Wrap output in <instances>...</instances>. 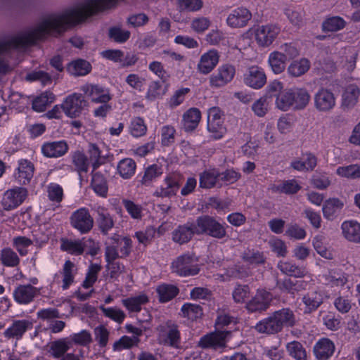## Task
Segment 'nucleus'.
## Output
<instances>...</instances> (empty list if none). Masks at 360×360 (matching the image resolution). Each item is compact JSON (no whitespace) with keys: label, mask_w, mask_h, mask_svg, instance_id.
<instances>
[{"label":"nucleus","mask_w":360,"mask_h":360,"mask_svg":"<svg viewBox=\"0 0 360 360\" xmlns=\"http://www.w3.org/2000/svg\"><path fill=\"white\" fill-rule=\"evenodd\" d=\"M181 312L184 317L193 321L202 316V309L199 304L186 303L181 307Z\"/></svg>","instance_id":"09e8293b"},{"label":"nucleus","mask_w":360,"mask_h":360,"mask_svg":"<svg viewBox=\"0 0 360 360\" xmlns=\"http://www.w3.org/2000/svg\"><path fill=\"white\" fill-rule=\"evenodd\" d=\"M255 328L258 333L269 335L276 334L282 330L273 314L257 323Z\"/></svg>","instance_id":"cd10ccee"},{"label":"nucleus","mask_w":360,"mask_h":360,"mask_svg":"<svg viewBox=\"0 0 360 360\" xmlns=\"http://www.w3.org/2000/svg\"><path fill=\"white\" fill-rule=\"evenodd\" d=\"M91 70V64L83 59H77L70 63L67 67L68 72L74 76H84Z\"/></svg>","instance_id":"72a5a7b5"},{"label":"nucleus","mask_w":360,"mask_h":360,"mask_svg":"<svg viewBox=\"0 0 360 360\" xmlns=\"http://www.w3.org/2000/svg\"><path fill=\"white\" fill-rule=\"evenodd\" d=\"M70 221L71 226L82 234L89 233L94 226V219L84 207L72 212Z\"/></svg>","instance_id":"39448f33"},{"label":"nucleus","mask_w":360,"mask_h":360,"mask_svg":"<svg viewBox=\"0 0 360 360\" xmlns=\"http://www.w3.org/2000/svg\"><path fill=\"white\" fill-rule=\"evenodd\" d=\"M242 259L244 262L250 264H262L266 261L263 252L254 249H248L242 255Z\"/></svg>","instance_id":"8fccbe9b"},{"label":"nucleus","mask_w":360,"mask_h":360,"mask_svg":"<svg viewBox=\"0 0 360 360\" xmlns=\"http://www.w3.org/2000/svg\"><path fill=\"white\" fill-rule=\"evenodd\" d=\"M344 237L349 241L360 242V224L355 221H346L341 226Z\"/></svg>","instance_id":"c85d7f7f"},{"label":"nucleus","mask_w":360,"mask_h":360,"mask_svg":"<svg viewBox=\"0 0 360 360\" xmlns=\"http://www.w3.org/2000/svg\"><path fill=\"white\" fill-rule=\"evenodd\" d=\"M98 217L96 221L101 233L107 235L114 226V220L110 213L104 208L99 207L97 210Z\"/></svg>","instance_id":"c756f323"},{"label":"nucleus","mask_w":360,"mask_h":360,"mask_svg":"<svg viewBox=\"0 0 360 360\" xmlns=\"http://www.w3.org/2000/svg\"><path fill=\"white\" fill-rule=\"evenodd\" d=\"M310 67V61L306 58H301L290 62L287 68V73L291 77H299L307 73Z\"/></svg>","instance_id":"393cba45"},{"label":"nucleus","mask_w":360,"mask_h":360,"mask_svg":"<svg viewBox=\"0 0 360 360\" xmlns=\"http://www.w3.org/2000/svg\"><path fill=\"white\" fill-rule=\"evenodd\" d=\"M101 270V266L98 264H91L89 267V271L86 274L85 280L82 283L84 288L91 287L96 281L98 274Z\"/></svg>","instance_id":"e2e57ef3"},{"label":"nucleus","mask_w":360,"mask_h":360,"mask_svg":"<svg viewBox=\"0 0 360 360\" xmlns=\"http://www.w3.org/2000/svg\"><path fill=\"white\" fill-rule=\"evenodd\" d=\"M278 268L284 274L297 278H302L307 274L305 268L297 266L290 262H278Z\"/></svg>","instance_id":"58836bf2"},{"label":"nucleus","mask_w":360,"mask_h":360,"mask_svg":"<svg viewBox=\"0 0 360 360\" xmlns=\"http://www.w3.org/2000/svg\"><path fill=\"white\" fill-rule=\"evenodd\" d=\"M223 116L217 107L210 108L207 111V129L214 139L222 138L226 131Z\"/></svg>","instance_id":"7ed1b4c3"},{"label":"nucleus","mask_w":360,"mask_h":360,"mask_svg":"<svg viewBox=\"0 0 360 360\" xmlns=\"http://www.w3.org/2000/svg\"><path fill=\"white\" fill-rule=\"evenodd\" d=\"M287 62L283 53L277 51H274L269 54L267 63L271 70L275 75H280L285 71Z\"/></svg>","instance_id":"a878e982"},{"label":"nucleus","mask_w":360,"mask_h":360,"mask_svg":"<svg viewBox=\"0 0 360 360\" xmlns=\"http://www.w3.org/2000/svg\"><path fill=\"white\" fill-rule=\"evenodd\" d=\"M343 202L338 198H331L326 201L323 206V216L331 219L335 217L342 209Z\"/></svg>","instance_id":"e433bc0d"},{"label":"nucleus","mask_w":360,"mask_h":360,"mask_svg":"<svg viewBox=\"0 0 360 360\" xmlns=\"http://www.w3.org/2000/svg\"><path fill=\"white\" fill-rule=\"evenodd\" d=\"M292 89H288L278 96L276 98V108L282 111H288L292 109Z\"/></svg>","instance_id":"37998d69"},{"label":"nucleus","mask_w":360,"mask_h":360,"mask_svg":"<svg viewBox=\"0 0 360 360\" xmlns=\"http://www.w3.org/2000/svg\"><path fill=\"white\" fill-rule=\"evenodd\" d=\"M292 110H302L309 104L310 95L306 89H292Z\"/></svg>","instance_id":"7c9ffc66"},{"label":"nucleus","mask_w":360,"mask_h":360,"mask_svg":"<svg viewBox=\"0 0 360 360\" xmlns=\"http://www.w3.org/2000/svg\"><path fill=\"white\" fill-rule=\"evenodd\" d=\"M345 25L343 18L333 16L326 19L323 23V28L326 31L335 32L342 29Z\"/></svg>","instance_id":"69168bd1"},{"label":"nucleus","mask_w":360,"mask_h":360,"mask_svg":"<svg viewBox=\"0 0 360 360\" xmlns=\"http://www.w3.org/2000/svg\"><path fill=\"white\" fill-rule=\"evenodd\" d=\"M84 244L81 240L62 239L60 248L63 251L73 255H81L84 250Z\"/></svg>","instance_id":"ea45409f"},{"label":"nucleus","mask_w":360,"mask_h":360,"mask_svg":"<svg viewBox=\"0 0 360 360\" xmlns=\"http://www.w3.org/2000/svg\"><path fill=\"white\" fill-rule=\"evenodd\" d=\"M236 74L235 67L230 64L220 65L209 77L210 86L220 88L232 81Z\"/></svg>","instance_id":"0eeeda50"},{"label":"nucleus","mask_w":360,"mask_h":360,"mask_svg":"<svg viewBox=\"0 0 360 360\" xmlns=\"http://www.w3.org/2000/svg\"><path fill=\"white\" fill-rule=\"evenodd\" d=\"M1 260L2 264L7 266H16L20 262L17 254L10 248L2 250Z\"/></svg>","instance_id":"0e129e2a"},{"label":"nucleus","mask_w":360,"mask_h":360,"mask_svg":"<svg viewBox=\"0 0 360 360\" xmlns=\"http://www.w3.org/2000/svg\"><path fill=\"white\" fill-rule=\"evenodd\" d=\"M74 264L70 260L66 261L63 266L62 271L63 277L62 288L63 290L68 289L74 281Z\"/></svg>","instance_id":"680f3d73"},{"label":"nucleus","mask_w":360,"mask_h":360,"mask_svg":"<svg viewBox=\"0 0 360 360\" xmlns=\"http://www.w3.org/2000/svg\"><path fill=\"white\" fill-rule=\"evenodd\" d=\"M280 28L275 24L258 25L254 30L257 44L262 47L269 46L276 39Z\"/></svg>","instance_id":"20e7f679"},{"label":"nucleus","mask_w":360,"mask_h":360,"mask_svg":"<svg viewBox=\"0 0 360 360\" xmlns=\"http://www.w3.org/2000/svg\"><path fill=\"white\" fill-rule=\"evenodd\" d=\"M27 191L22 187H17L7 191L2 201L4 209L11 210L20 205L26 198Z\"/></svg>","instance_id":"9b49d317"},{"label":"nucleus","mask_w":360,"mask_h":360,"mask_svg":"<svg viewBox=\"0 0 360 360\" xmlns=\"http://www.w3.org/2000/svg\"><path fill=\"white\" fill-rule=\"evenodd\" d=\"M273 315L274 318H276L281 330L284 326L291 327L295 323V315L292 311L288 308H283L276 311L273 313Z\"/></svg>","instance_id":"f704fd0d"},{"label":"nucleus","mask_w":360,"mask_h":360,"mask_svg":"<svg viewBox=\"0 0 360 360\" xmlns=\"http://www.w3.org/2000/svg\"><path fill=\"white\" fill-rule=\"evenodd\" d=\"M68 150V146L65 141L44 143L41 146V153L46 158H59L63 156Z\"/></svg>","instance_id":"6ab92c4d"},{"label":"nucleus","mask_w":360,"mask_h":360,"mask_svg":"<svg viewBox=\"0 0 360 360\" xmlns=\"http://www.w3.org/2000/svg\"><path fill=\"white\" fill-rule=\"evenodd\" d=\"M91 187L98 195L105 197L108 193V184L105 179L99 173L93 174L91 180Z\"/></svg>","instance_id":"49530a36"},{"label":"nucleus","mask_w":360,"mask_h":360,"mask_svg":"<svg viewBox=\"0 0 360 360\" xmlns=\"http://www.w3.org/2000/svg\"><path fill=\"white\" fill-rule=\"evenodd\" d=\"M269 103L267 96H264L253 103L252 110L257 117H264L269 110Z\"/></svg>","instance_id":"4d7b16f0"},{"label":"nucleus","mask_w":360,"mask_h":360,"mask_svg":"<svg viewBox=\"0 0 360 360\" xmlns=\"http://www.w3.org/2000/svg\"><path fill=\"white\" fill-rule=\"evenodd\" d=\"M32 323L28 320L14 321L8 328H7L4 335L7 338L20 339L27 330L32 328Z\"/></svg>","instance_id":"4be33fe9"},{"label":"nucleus","mask_w":360,"mask_h":360,"mask_svg":"<svg viewBox=\"0 0 360 360\" xmlns=\"http://www.w3.org/2000/svg\"><path fill=\"white\" fill-rule=\"evenodd\" d=\"M302 301L306 306L307 311L311 312L321 306L323 302V297L321 292L313 291L305 295L302 297Z\"/></svg>","instance_id":"a19ab883"},{"label":"nucleus","mask_w":360,"mask_h":360,"mask_svg":"<svg viewBox=\"0 0 360 360\" xmlns=\"http://www.w3.org/2000/svg\"><path fill=\"white\" fill-rule=\"evenodd\" d=\"M39 294V289L31 284L20 285L13 292L15 300L21 304H27L33 301L34 298Z\"/></svg>","instance_id":"f3484780"},{"label":"nucleus","mask_w":360,"mask_h":360,"mask_svg":"<svg viewBox=\"0 0 360 360\" xmlns=\"http://www.w3.org/2000/svg\"><path fill=\"white\" fill-rule=\"evenodd\" d=\"M201 120V112L197 108H191L183 115L182 123L186 131H192L197 128Z\"/></svg>","instance_id":"b1692460"},{"label":"nucleus","mask_w":360,"mask_h":360,"mask_svg":"<svg viewBox=\"0 0 360 360\" xmlns=\"http://www.w3.org/2000/svg\"><path fill=\"white\" fill-rule=\"evenodd\" d=\"M179 184L175 177L167 176L164 181L153 193V195L158 198H167L175 195L179 188Z\"/></svg>","instance_id":"412c9836"},{"label":"nucleus","mask_w":360,"mask_h":360,"mask_svg":"<svg viewBox=\"0 0 360 360\" xmlns=\"http://www.w3.org/2000/svg\"><path fill=\"white\" fill-rule=\"evenodd\" d=\"M147 131V127L143 118L136 117L131 120L129 133L136 138L143 136Z\"/></svg>","instance_id":"de8ad7c7"},{"label":"nucleus","mask_w":360,"mask_h":360,"mask_svg":"<svg viewBox=\"0 0 360 360\" xmlns=\"http://www.w3.org/2000/svg\"><path fill=\"white\" fill-rule=\"evenodd\" d=\"M54 98L51 92L45 91L34 99L32 108L37 112H43L49 103L53 102Z\"/></svg>","instance_id":"a18cd8bd"},{"label":"nucleus","mask_w":360,"mask_h":360,"mask_svg":"<svg viewBox=\"0 0 360 360\" xmlns=\"http://www.w3.org/2000/svg\"><path fill=\"white\" fill-rule=\"evenodd\" d=\"M271 296L264 290H258L256 295L250 300L246 308L251 312L265 311L270 305Z\"/></svg>","instance_id":"dca6fc26"},{"label":"nucleus","mask_w":360,"mask_h":360,"mask_svg":"<svg viewBox=\"0 0 360 360\" xmlns=\"http://www.w3.org/2000/svg\"><path fill=\"white\" fill-rule=\"evenodd\" d=\"M34 171V164L27 159H22L19 161L15 178L20 185H27L33 177Z\"/></svg>","instance_id":"a211bd4d"},{"label":"nucleus","mask_w":360,"mask_h":360,"mask_svg":"<svg viewBox=\"0 0 360 360\" xmlns=\"http://www.w3.org/2000/svg\"><path fill=\"white\" fill-rule=\"evenodd\" d=\"M336 104V99L331 90L321 87L314 94V108L321 112H327L332 110Z\"/></svg>","instance_id":"423d86ee"},{"label":"nucleus","mask_w":360,"mask_h":360,"mask_svg":"<svg viewBox=\"0 0 360 360\" xmlns=\"http://www.w3.org/2000/svg\"><path fill=\"white\" fill-rule=\"evenodd\" d=\"M25 80L30 82L39 81L43 86L48 85L51 82L50 75L42 70H34L28 72L25 76Z\"/></svg>","instance_id":"13d9d810"},{"label":"nucleus","mask_w":360,"mask_h":360,"mask_svg":"<svg viewBox=\"0 0 360 360\" xmlns=\"http://www.w3.org/2000/svg\"><path fill=\"white\" fill-rule=\"evenodd\" d=\"M99 309L105 316L118 323H122L126 317L124 312L117 307H105L101 305Z\"/></svg>","instance_id":"864d4df0"},{"label":"nucleus","mask_w":360,"mask_h":360,"mask_svg":"<svg viewBox=\"0 0 360 360\" xmlns=\"http://www.w3.org/2000/svg\"><path fill=\"white\" fill-rule=\"evenodd\" d=\"M160 133L162 145L170 146L174 143L176 129L173 126H163L161 128Z\"/></svg>","instance_id":"774afa93"},{"label":"nucleus","mask_w":360,"mask_h":360,"mask_svg":"<svg viewBox=\"0 0 360 360\" xmlns=\"http://www.w3.org/2000/svg\"><path fill=\"white\" fill-rule=\"evenodd\" d=\"M157 292L159 295L160 302H166L177 295L179 289L173 285L162 284L157 288Z\"/></svg>","instance_id":"c03bdc74"},{"label":"nucleus","mask_w":360,"mask_h":360,"mask_svg":"<svg viewBox=\"0 0 360 360\" xmlns=\"http://www.w3.org/2000/svg\"><path fill=\"white\" fill-rule=\"evenodd\" d=\"M335 345L328 338H322L314 347V352L318 360H327L334 353Z\"/></svg>","instance_id":"5701e85b"},{"label":"nucleus","mask_w":360,"mask_h":360,"mask_svg":"<svg viewBox=\"0 0 360 360\" xmlns=\"http://www.w3.org/2000/svg\"><path fill=\"white\" fill-rule=\"evenodd\" d=\"M160 338L165 343L172 347H178L180 343V333L176 325L167 321L160 326Z\"/></svg>","instance_id":"2eb2a0df"},{"label":"nucleus","mask_w":360,"mask_h":360,"mask_svg":"<svg viewBox=\"0 0 360 360\" xmlns=\"http://www.w3.org/2000/svg\"><path fill=\"white\" fill-rule=\"evenodd\" d=\"M195 234H205L217 239H221L226 236L225 226L214 217L204 215L197 218L195 222Z\"/></svg>","instance_id":"f257e3e1"},{"label":"nucleus","mask_w":360,"mask_h":360,"mask_svg":"<svg viewBox=\"0 0 360 360\" xmlns=\"http://www.w3.org/2000/svg\"><path fill=\"white\" fill-rule=\"evenodd\" d=\"M360 89L356 84H349L343 90L342 94V105L345 108H352L357 103Z\"/></svg>","instance_id":"bb28decb"},{"label":"nucleus","mask_w":360,"mask_h":360,"mask_svg":"<svg viewBox=\"0 0 360 360\" xmlns=\"http://www.w3.org/2000/svg\"><path fill=\"white\" fill-rule=\"evenodd\" d=\"M130 32L123 30L119 26H115L109 29V37L115 42L124 43L127 41L130 37Z\"/></svg>","instance_id":"bf43d9fd"},{"label":"nucleus","mask_w":360,"mask_h":360,"mask_svg":"<svg viewBox=\"0 0 360 360\" xmlns=\"http://www.w3.org/2000/svg\"><path fill=\"white\" fill-rule=\"evenodd\" d=\"M302 285L301 281H293L290 278H285L284 279H278L276 281V287L283 292H287L294 295L298 292Z\"/></svg>","instance_id":"79ce46f5"},{"label":"nucleus","mask_w":360,"mask_h":360,"mask_svg":"<svg viewBox=\"0 0 360 360\" xmlns=\"http://www.w3.org/2000/svg\"><path fill=\"white\" fill-rule=\"evenodd\" d=\"M293 124L294 120L292 116L285 114L278 119L276 127L281 134H287L292 130Z\"/></svg>","instance_id":"5fc2aeb1"},{"label":"nucleus","mask_w":360,"mask_h":360,"mask_svg":"<svg viewBox=\"0 0 360 360\" xmlns=\"http://www.w3.org/2000/svg\"><path fill=\"white\" fill-rule=\"evenodd\" d=\"M95 340L101 347H105L108 342L110 332L103 325L96 326L94 330Z\"/></svg>","instance_id":"338daca9"},{"label":"nucleus","mask_w":360,"mask_h":360,"mask_svg":"<svg viewBox=\"0 0 360 360\" xmlns=\"http://www.w3.org/2000/svg\"><path fill=\"white\" fill-rule=\"evenodd\" d=\"M252 18L251 12L245 7H238L231 11L226 18L227 25L232 28L245 27Z\"/></svg>","instance_id":"9d476101"},{"label":"nucleus","mask_w":360,"mask_h":360,"mask_svg":"<svg viewBox=\"0 0 360 360\" xmlns=\"http://www.w3.org/2000/svg\"><path fill=\"white\" fill-rule=\"evenodd\" d=\"M72 346V342L67 338H61L50 343L49 352L56 359L62 358Z\"/></svg>","instance_id":"2f4dec72"},{"label":"nucleus","mask_w":360,"mask_h":360,"mask_svg":"<svg viewBox=\"0 0 360 360\" xmlns=\"http://www.w3.org/2000/svg\"><path fill=\"white\" fill-rule=\"evenodd\" d=\"M219 172L215 169L204 171L200 174V186L203 188H211L216 186L219 181Z\"/></svg>","instance_id":"c9c22d12"},{"label":"nucleus","mask_w":360,"mask_h":360,"mask_svg":"<svg viewBox=\"0 0 360 360\" xmlns=\"http://www.w3.org/2000/svg\"><path fill=\"white\" fill-rule=\"evenodd\" d=\"M286 349L290 356L296 360H307V353L302 345L297 341H292L286 345Z\"/></svg>","instance_id":"3c124183"},{"label":"nucleus","mask_w":360,"mask_h":360,"mask_svg":"<svg viewBox=\"0 0 360 360\" xmlns=\"http://www.w3.org/2000/svg\"><path fill=\"white\" fill-rule=\"evenodd\" d=\"M86 105V101L80 94L74 93L68 96L62 103L63 111L66 116L70 118L79 117L84 108Z\"/></svg>","instance_id":"6e6552de"},{"label":"nucleus","mask_w":360,"mask_h":360,"mask_svg":"<svg viewBox=\"0 0 360 360\" xmlns=\"http://www.w3.org/2000/svg\"><path fill=\"white\" fill-rule=\"evenodd\" d=\"M114 243L120 248V257L124 258L129 255L131 250V240L128 237L120 238L118 236L112 237Z\"/></svg>","instance_id":"6e6d98bb"},{"label":"nucleus","mask_w":360,"mask_h":360,"mask_svg":"<svg viewBox=\"0 0 360 360\" xmlns=\"http://www.w3.org/2000/svg\"><path fill=\"white\" fill-rule=\"evenodd\" d=\"M195 234V223L188 222L183 225H179L172 232V240L180 245L184 244L190 241Z\"/></svg>","instance_id":"aec40b11"},{"label":"nucleus","mask_w":360,"mask_h":360,"mask_svg":"<svg viewBox=\"0 0 360 360\" xmlns=\"http://www.w3.org/2000/svg\"><path fill=\"white\" fill-rule=\"evenodd\" d=\"M146 295L142 293L134 297H130L122 300V304L130 312H139L141 310V306L148 302Z\"/></svg>","instance_id":"473e14b6"},{"label":"nucleus","mask_w":360,"mask_h":360,"mask_svg":"<svg viewBox=\"0 0 360 360\" xmlns=\"http://www.w3.org/2000/svg\"><path fill=\"white\" fill-rule=\"evenodd\" d=\"M244 83L254 89H259L266 82V75L264 70L257 65L248 68L243 77Z\"/></svg>","instance_id":"1a4fd4ad"},{"label":"nucleus","mask_w":360,"mask_h":360,"mask_svg":"<svg viewBox=\"0 0 360 360\" xmlns=\"http://www.w3.org/2000/svg\"><path fill=\"white\" fill-rule=\"evenodd\" d=\"M229 331H218L203 336L198 345L202 348L221 349L226 346Z\"/></svg>","instance_id":"ddd939ff"},{"label":"nucleus","mask_w":360,"mask_h":360,"mask_svg":"<svg viewBox=\"0 0 360 360\" xmlns=\"http://www.w3.org/2000/svg\"><path fill=\"white\" fill-rule=\"evenodd\" d=\"M284 13L293 25L300 26L302 25L305 12L300 6H288L285 8Z\"/></svg>","instance_id":"4c0bfd02"},{"label":"nucleus","mask_w":360,"mask_h":360,"mask_svg":"<svg viewBox=\"0 0 360 360\" xmlns=\"http://www.w3.org/2000/svg\"><path fill=\"white\" fill-rule=\"evenodd\" d=\"M117 169L123 178L128 179L134 174L136 163L133 159H122L117 165Z\"/></svg>","instance_id":"603ef678"},{"label":"nucleus","mask_w":360,"mask_h":360,"mask_svg":"<svg viewBox=\"0 0 360 360\" xmlns=\"http://www.w3.org/2000/svg\"><path fill=\"white\" fill-rule=\"evenodd\" d=\"M81 90L94 103H107L111 99L108 89L98 85L86 84L81 87Z\"/></svg>","instance_id":"4468645a"},{"label":"nucleus","mask_w":360,"mask_h":360,"mask_svg":"<svg viewBox=\"0 0 360 360\" xmlns=\"http://www.w3.org/2000/svg\"><path fill=\"white\" fill-rule=\"evenodd\" d=\"M300 189L301 186L295 179L285 181L276 187V191L288 195L295 194Z\"/></svg>","instance_id":"052dcab7"},{"label":"nucleus","mask_w":360,"mask_h":360,"mask_svg":"<svg viewBox=\"0 0 360 360\" xmlns=\"http://www.w3.org/2000/svg\"><path fill=\"white\" fill-rule=\"evenodd\" d=\"M219 54L215 49H210L204 53L200 58L197 65V70L202 75H208L217 65Z\"/></svg>","instance_id":"f8f14e48"},{"label":"nucleus","mask_w":360,"mask_h":360,"mask_svg":"<svg viewBox=\"0 0 360 360\" xmlns=\"http://www.w3.org/2000/svg\"><path fill=\"white\" fill-rule=\"evenodd\" d=\"M172 271L181 276H190L198 274L200 268L193 255L184 254L178 257L172 263Z\"/></svg>","instance_id":"f03ea898"}]
</instances>
